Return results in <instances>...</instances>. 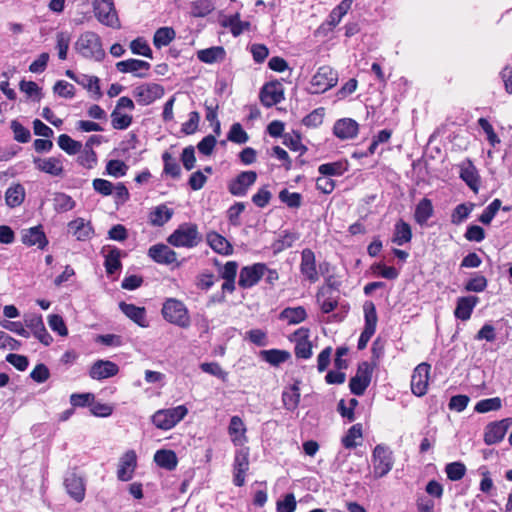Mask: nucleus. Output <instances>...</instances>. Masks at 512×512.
<instances>
[{
    "mask_svg": "<svg viewBox=\"0 0 512 512\" xmlns=\"http://www.w3.org/2000/svg\"><path fill=\"white\" fill-rule=\"evenodd\" d=\"M76 51L84 58L97 62L105 58L100 36L93 31L82 33L75 43Z\"/></svg>",
    "mask_w": 512,
    "mask_h": 512,
    "instance_id": "nucleus-1",
    "label": "nucleus"
},
{
    "mask_svg": "<svg viewBox=\"0 0 512 512\" xmlns=\"http://www.w3.org/2000/svg\"><path fill=\"white\" fill-rule=\"evenodd\" d=\"M202 241V235L195 223L186 222L180 224L171 233L167 242L174 247L194 248Z\"/></svg>",
    "mask_w": 512,
    "mask_h": 512,
    "instance_id": "nucleus-2",
    "label": "nucleus"
},
{
    "mask_svg": "<svg viewBox=\"0 0 512 512\" xmlns=\"http://www.w3.org/2000/svg\"><path fill=\"white\" fill-rule=\"evenodd\" d=\"M161 314L167 322L180 328H188L191 324L186 305L176 298H168L164 301Z\"/></svg>",
    "mask_w": 512,
    "mask_h": 512,
    "instance_id": "nucleus-3",
    "label": "nucleus"
},
{
    "mask_svg": "<svg viewBox=\"0 0 512 512\" xmlns=\"http://www.w3.org/2000/svg\"><path fill=\"white\" fill-rule=\"evenodd\" d=\"M188 414L185 405L157 410L151 417V422L161 430H170L182 421Z\"/></svg>",
    "mask_w": 512,
    "mask_h": 512,
    "instance_id": "nucleus-4",
    "label": "nucleus"
},
{
    "mask_svg": "<svg viewBox=\"0 0 512 512\" xmlns=\"http://www.w3.org/2000/svg\"><path fill=\"white\" fill-rule=\"evenodd\" d=\"M372 464L374 478L386 476L394 465L393 453L390 448L383 444L376 445L372 452Z\"/></svg>",
    "mask_w": 512,
    "mask_h": 512,
    "instance_id": "nucleus-5",
    "label": "nucleus"
},
{
    "mask_svg": "<svg viewBox=\"0 0 512 512\" xmlns=\"http://www.w3.org/2000/svg\"><path fill=\"white\" fill-rule=\"evenodd\" d=\"M338 74L330 66H321L310 82V93L321 94L337 84Z\"/></svg>",
    "mask_w": 512,
    "mask_h": 512,
    "instance_id": "nucleus-6",
    "label": "nucleus"
},
{
    "mask_svg": "<svg viewBox=\"0 0 512 512\" xmlns=\"http://www.w3.org/2000/svg\"><path fill=\"white\" fill-rule=\"evenodd\" d=\"M64 487L67 494L77 503H81L86 494V481L82 475L72 469L65 474Z\"/></svg>",
    "mask_w": 512,
    "mask_h": 512,
    "instance_id": "nucleus-7",
    "label": "nucleus"
},
{
    "mask_svg": "<svg viewBox=\"0 0 512 512\" xmlns=\"http://www.w3.org/2000/svg\"><path fill=\"white\" fill-rule=\"evenodd\" d=\"M373 373V367L370 363L364 361L358 365L355 376L350 379L349 388L352 394L361 396L370 385Z\"/></svg>",
    "mask_w": 512,
    "mask_h": 512,
    "instance_id": "nucleus-8",
    "label": "nucleus"
},
{
    "mask_svg": "<svg viewBox=\"0 0 512 512\" xmlns=\"http://www.w3.org/2000/svg\"><path fill=\"white\" fill-rule=\"evenodd\" d=\"M164 87L157 83H143L133 89V96L137 103L147 106L163 97Z\"/></svg>",
    "mask_w": 512,
    "mask_h": 512,
    "instance_id": "nucleus-9",
    "label": "nucleus"
},
{
    "mask_svg": "<svg viewBox=\"0 0 512 512\" xmlns=\"http://www.w3.org/2000/svg\"><path fill=\"white\" fill-rule=\"evenodd\" d=\"M256 180L257 173L255 171H242L228 182L227 189L233 196L244 197L247 195L250 187L255 184Z\"/></svg>",
    "mask_w": 512,
    "mask_h": 512,
    "instance_id": "nucleus-10",
    "label": "nucleus"
},
{
    "mask_svg": "<svg viewBox=\"0 0 512 512\" xmlns=\"http://www.w3.org/2000/svg\"><path fill=\"white\" fill-rule=\"evenodd\" d=\"M266 271L267 265L265 263L244 266L240 270L238 285L243 289L252 288L265 276Z\"/></svg>",
    "mask_w": 512,
    "mask_h": 512,
    "instance_id": "nucleus-11",
    "label": "nucleus"
},
{
    "mask_svg": "<svg viewBox=\"0 0 512 512\" xmlns=\"http://www.w3.org/2000/svg\"><path fill=\"white\" fill-rule=\"evenodd\" d=\"M511 425L512 418H504L487 424L484 431L485 444L494 445L502 441Z\"/></svg>",
    "mask_w": 512,
    "mask_h": 512,
    "instance_id": "nucleus-12",
    "label": "nucleus"
},
{
    "mask_svg": "<svg viewBox=\"0 0 512 512\" xmlns=\"http://www.w3.org/2000/svg\"><path fill=\"white\" fill-rule=\"evenodd\" d=\"M299 269L304 280L310 283H316L319 280L315 253L311 249L305 248L301 251Z\"/></svg>",
    "mask_w": 512,
    "mask_h": 512,
    "instance_id": "nucleus-13",
    "label": "nucleus"
},
{
    "mask_svg": "<svg viewBox=\"0 0 512 512\" xmlns=\"http://www.w3.org/2000/svg\"><path fill=\"white\" fill-rule=\"evenodd\" d=\"M249 469V450L241 448L236 451L233 462V483L241 487L245 483L246 472Z\"/></svg>",
    "mask_w": 512,
    "mask_h": 512,
    "instance_id": "nucleus-14",
    "label": "nucleus"
},
{
    "mask_svg": "<svg viewBox=\"0 0 512 512\" xmlns=\"http://www.w3.org/2000/svg\"><path fill=\"white\" fill-rule=\"evenodd\" d=\"M430 365L428 363H420L413 371L411 376V390L416 396H423L427 392L429 380Z\"/></svg>",
    "mask_w": 512,
    "mask_h": 512,
    "instance_id": "nucleus-15",
    "label": "nucleus"
},
{
    "mask_svg": "<svg viewBox=\"0 0 512 512\" xmlns=\"http://www.w3.org/2000/svg\"><path fill=\"white\" fill-rule=\"evenodd\" d=\"M93 11L95 17L101 24L114 29L120 28V21L113 0L105 4H101L99 7H94Z\"/></svg>",
    "mask_w": 512,
    "mask_h": 512,
    "instance_id": "nucleus-16",
    "label": "nucleus"
},
{
    "mask_svg": "<svg viewBox=\"0 0 512 512\" xmlns=\"http://www.w3.org/2000/svg\"><path fill=\"white\" fill-rule=\"evenodd\" d=\"M295 342V356L300 359H309L312 356V344L309 341V329H297L291 338Z\"/></svg>",
    "mask_w": 512,
    "mask_h": 512,
    "instance_id": "nucleus-17",
    "label": "nucleus"
},
{
    "mask_svg": "<svg viewBox=\"0 0 512 512\" xmlns=\"http://www.w3.org/2000/svg\"><path fill=\"white\" fill-rule=\"evenodd\" d=\"M148 256L158 264L171 265L177 263V266L180 265V263L177 262V253L163 243L152 245L148 249Z\"/></svg>",
    "mask_w": 512,
    "mask_h": 512,
    "instance_id": "nucleus-18",
    "label": "nucleus"
},
{
    "mask_svg": "<svg viewBox=\"0 0 512 512\" xmlns=\"http://www.w3.org/2000/svg\"><path fill=\"white\" fill-rule=\"evenodd\" d=\"M118 372L119 367L116 363L100 359L91 365L89 376L94 380H103L117 375Z\"/></svg>",
    "mask_w": 512,
    "mask_h": 512,
    "instance_id": "nucleus-19",
    "label": "nucleus"
},
{
    "mask_svg": "<svg viewBox=\"0 0 512 512\" xmlns=\"http://www.w3.org/2000/svg\"><path fill=\"white\" fill-rule=\"evenodd\" d=\"M151 65L149 62L130 58L116 63V69L121 73H132L135 77H147V71Z\"/></svg>",
    "mask_w": 512,
    "mask_h": 512,
    "instance_id": "nucleus-20",
    "label": "nucleus"
},
{
    "mask_svg": "<svg viewBox=\"0 0 512 512\" xmlns=\"http://www.w3.org/2000/svg\"><path fill=\"white\" fill-rule=\"evenodd\" d=\"M283 99V90L278 82L267 83L260 91V101L265 107H272Z\"/></svg>",
    "mask_w": 512,
    "mask_h": 512,
    "instance_id": "nucleus-21",
    "label": "nucleus"
},
{
    "mask_svg": "<svg viewBox=\"0 0 512 512\" xmlns=\"http://www.w3.org/2000/svg\"><path fill=\"white\" fill-rule=\"evenodd\" d=\"M333 287L334 284L328 279L327 286L320 288L316 295L317 303L320 305L321 311L325 314L334 311L338 306L337 297H335L332 292Z\"/></svg>",
    "mask_w": 512,
    "mask_h": 512,
    "instance_id": "nucleus-22",
    "label": "nucleus"
},
{
    "mask_svg": "<svg viewBox=\"0 0 512 512\" xmlns=\"http://www.w3.org/2000/svg\"><path fill=\"white\" fill-rule=\"evenodd\" d=\"M359 124L351 118H342L333 126L334 135L341 140L353 139L357 136Z\"/></svg>",
    "mask_w": 512,
    "mask_h": 512,
    "instance_id": "nucleus-23",
    "label": "nucleus"
},
{
    "mask_svg": "<svg viewBox=\"0 0 512 512\" xmlns=\"http://www.w3.org/2000/svg\"><path fill=\"white\" fill-rule=\"evenodd\" d=\"M33 162L36 169L41 172L54 177H59L63 174L64 167L61 157L34 158Z\"/></svg>",
    "mask_w": 512,
    "mask_h": 512,
    "instance_id": "nucleus-24",
    "label": "nucleus"
},
{
    "mask_svg": "<svg viewBox=\"0 0 512 512\" xmlns=\"http://www.w3.org/2000/svg\"><path fill=\"white\" fill-rule=\"evenodd\" d=\"M21 240L27 246H37L40 249H44L48 244L41 225L22 230Z\"/></svg>",
    "mask_w": 512,
    "mask_h": 512,
    "instance_id": "nucleus-25",
    "label": "nucleus"
},
{
    "mask_svg": "<svg viewBox=\"0 0 512 512\" xmlns=\"http://www.w3.org/2000/svg\"><path fill=\"white\" fill-rule=\"evenodd\" d=\"M459 167L460 178L467 184V186L473 192L477 193L480 187V176L472 161L466 159L460 164Z\"/></svg>",
    "mask_w": 512,
    "mask_h": 512,
    "instance_id": "nucleus-26",
    "label": "nucleus"
},
{
    "mask_svg": "<svg viewBox=\"0 0 512 512\" xmlns=\"http://www.w3.org/2000/svg\"><path fill=\"white\" fill-rule=\"evenodd\" d=\"M137 465V456L133 450L127 451L120 459L117 470V477L120 481H129L132 479Z\"/></svg>",
    "mask_w": 512,
    "mask_h": 512,
    "instance_id": "nucleus-27",
    "label": "nucleus"
},
{
    "mask_svg": "<svg viewBox=\"0 0 512 512\" xmlns=\"http://www.w3.org/2000/svg\"><path fill=\"white\" fill-rule=\"evenodd\" d=\"M119 309L127 316L130 320L136 323L138 326L146 328L149 323L146 317V309L144 307L129 304L124 301L119 303Z\"/></svg>",
    "mask_w": 512,
    "mask_h": 512,
    "instance_id": "nucleus-28",
    "label": "nucleus"
},
{
    "mask_svg": "<svg viewBox=\"0 0 512 512\" xmlns=\"http://www.w3.org/2000/svg\"><path fill=\"white\" fill-rule=\"evenodd\" d=\"M220 25L224 28H229L231 34L234 37H238L245 31H249L251 24L248 21H242L240 19V13L233 15L224 16L220 19Z\"/></svg>",
    "mask_w": 512,
    "mask_h": 512,
    "instance_id": "nucleus-29",
    "label": "nucleus"
},
{
    "mask_svg": "<svg viewBox=\"0 0 512 512\" xmlns=\"http://www.w3.org/2000/svg\"><path fill=\"white\" fill-rule=\"evenodd\" d=\"M246 431L243 420L237 415L232 416L228 426V433L235 446H243L247 442Z\"/></svg>",
    "mask_w": 512,
    "mask_h": 512,
    "instance_id": "nucleus-30",
    "label": "nucleus"
},
{
    "mask_svg": "<svg viewBox=\"0 0 512 512\" xmlns=\"http://www.w3.org/2000/svg\"><path fill=\"white\" fill-rule=\"evenodd\" d=\"M478 301L479 298L477 296L459 297L454 311L455 317L462 321L469 320Z\"/></svg>",
    "mask_w": 512,
    "mask_h": 512,
    "instance_id": "nucleus-31",
    "label": "nucleus"
},
{
    "mask_svg": "<svg viewBox=\"0 0 512 512\" xmlns=\"http://www.w3.org/2000/svg\"><path fill=\"white\" fill-rule=\"evenodd\" d=\"M206 240L211 249L218 254L231 255L233 253L231 243L224 236L215 231L207 233Z\"/></svg>",
    "mask_w": 512,
    "mask_h": 512,
    "instance_id": "nucleus-32",
    "label": "nucleus"
},
{
    "mask_svg": "<svg viewBox=\"0 0 512 512\" xmlns=\"http://www.w3.org/2000/svg\"><path fill=\"white\" fill-rule=\"evenodd\" d=\"M69 232L78 241H86L93 235V228L90 222H86L83 218H77L68 223Z\"/></svg>",
    "mask_w": 512,
    "mask_h": 512,
    "instance_id": "nucleus-33",
    "label": "nucleus"
},
{
    "mask_svg": "<svg viewBox=\"0 0 512 512\" xmlns=\"http://www.w3.org/2000/svg\"><path fill=\"white\" fill-rule=\"evenodd\" d=\"M283 406L288 411H295L300 403L299 383L295 382L282 392Z\"/></svg>",
    "mask_w": 512,
    "mask_h": 512,
    "instance_id": "nucleus-34",
    "label": "nucleus"
},
{
    "mask_svg": "<svg viewBox=\"0 0 512 512\" xmlns=\"http://www.w3.org/2000/svg\"><path fill=\"white\" fill-rule=\"evenodd\" d=\"M76 83L92 93L94 100H99L103 96L100 88V79L97 76L80 74L76 79Z\"/></svg>",
    "mask_w": 512,
    "mask_h": 512,
    "instance_id": "nucleus-35",
    "label": "nucleus"
},
{
    "mask_svg": "<svg viewBox=\"0 0 512 512\" xmlns=\"http://www.w3.org/2000/svg\"><path fill=\"white\" fill-rule=\"evenodd\" d=\"M26 192L22 184L11 185L5 192V203L9 208L20 206L25 200Z\"/></svg>",
    "mask_w": 512,
    "mask_h": 512,
    "instance_id": "nucleus-36",
    "label": "nucleus"
},
{
    "mask_svg": "<svg viewBox=\"0 0 512 512\" xmlns=\"http://www.w3.org/2000/svg\"><path fill=\"white\" fill-rule=\"evenodd\" d=\"M412 239L411 226L403 219H399L394 225L392 242L398 246L409 243Z\"/></svg>",
    "mask_w": 512,
    "mask_h": 512,
    "instance_id": "nucleus-37",
    "label": "nucleus"
},
{
    "mask_svg": "<svg viewBox=\"0 0 512 512\" xmlns=\"http://www.w3.org/2000/svg\"><path fill=\"white\" fill-rule=\"evenodd\" d=\"M226 52L222 46H213L197 51V58L206 64L221 62L225 59Z\"/></svg>",
    "mask_w": 512,
    "mask_h": 512,
    "instance_id": "nucleus-38",
    "label": "nucleus"
},
{
    "mask_svg": "<svg viewBox=\"0 0 512 512\" xmlns=\"http://www.w3.org/2000/svg\"><path fill=\"white\" fill-rule=\"evenodd\" d=\"M434 209L432 205V201L428 198H423L416 205L414 212V219L416 223L423 226L427 223V221L433 216Z\"/></svg>",
    "mask_w": 512,
    "mask_h": 512,
    "instance_id": "nucleus-39",
    "label": "nucleus"
},
{
    "mask_svg": "<svg viewBox=\"0 0 512 512\" xmlns=\"http://www.w3.org/2000/svg\"><path fill=\"white\" fill-rule=\"evenodd\" d=\"M154 461L159 467L169 471L174 470L178 464L176 453L166 449L156 451Z\"/></svg>",
    "mask_w": 512,
    "mask_h": 512,
    "instance_id": "nucleus-40",
    "label": "nucleus"
},
{
    "mask_svg": "<svg viewBox=\"0 0 512 512\" xmlns=\"http://www.w3.org/2000/svg\"><path fill=\"white\" fill-rule=\"evenodd\" d=\"M173 216V210L168 208L166 205H159L150 212L149 221L153 226H163Z\"/></svg>",
    "mask_w": 512,
    "mask_h": 512,
    "instance_id": "nucleus-41",
    "label": "nucleus"
},
{
    "mask_svg": "<svg viewBox=\"0 0 512 512\" xmlns=\"http://www.w3.org/2000/svg\"><path fill=\"white\" fill-rule=\"evenodd\" d=\"M261 358L273 366H278L284 362H286L291 354L285 350L279 349H270V350H262L260 352Z\"/></svg>",
    "mask_w": 512,
    "mask_h": 512,
    "instance_id": "nucleus-42",
    "label": "nucleus"
},
{
    "mask_svg": "<svg viewBox=\"0 0 512 512\" xmlns=\"http://www.w3.org/2000/svg\"><path fill=\"white\" fill-rule=\"evenodd\" d=\"M122 256V251L116 247L111 248L108 253L105 255L104 266L106 269V273L108 275H112L118 270L121 269L122 264L120 258Z\"/></svg>",
    "mask_w": 512,
    "mask_h": 512,
    "instance_id": "nucleus-43",
    "label": "nucleus"
},
{
    "mask_svg": "<svg viewBox=\"0 0 512 512\" xmlns=\"http://www.w3.org/2000/svg\"><path fill=\"white\" fill-rule=\"evenodd\" d=\"M348 170L347 161L324 163L318 167V172L323 176H341Z\"/></svg>",
    "mask_w": 512,
    "mask_h": 512,
    "instance_id": "nucleus-44",
    "label": "nucleus"
},
{
    "mask_svg": "<svg viewBox=\"0 0 512 512\" xmlns=\"http://www.w3.org/2000/svg\"><path fill=\"white\" fill-rule=\"evenodd\" d=\"M176 33L172 27H161L156 30L153 37V44L160 49L169 45L175 39Z\"/></svg>",
    "mask_w": 512,
    "mask_h": 512,
    "instance_id": "nucleus-45",
    "label": "nucleus"
},
{
    "mask_svg": "<svg viewBox=\"0 0 512 512\" xmlns=\"http://www.w3.org/2000/svg\"><path fill=\"white\" fill-rule=\"evenodd\" d=\"M162 161L164 164L163 173L172 177L173 179H178L181 176V167L178 161L167 151L162 154Z\"/></svg>",
    "mask_w": 512,
    "mask_h": 512,
    "instance_id": "nucleus-46",
    "label": "nucleus"
},
{
    "mask_svg": "<svg viewBox=\"0 0 512 512\" xmlns=\"http://www.w3.org/2000/svg\"><path fill=\"white\" fill-rule=\"evenodd\" d=\"M307 317L306 310L301 307H288L280 313V319L286 320L288 324H298L304 321Z\"/></svg>",
    "mask_w": 512,
    "mask_h": 512,
    "instance_id": "nucleus-47",
    "label": "nucleus"
},
{
    "mask_svg": "<svg viewBox=\"0 0 512 512\" xmlns=\"http://www.w3.org/2000/svg\"><path fill=\"white\" fill-rule=\"evenodd\" d=\"M190 7L191 16L195 18H202L214 10V3L212 0H195L191 2Z\"/></svg>",
    "mask_w": 512,
    "mask_h": 512,
    "instance_id": "nucleus-48",
    "label": "nucleus"
},
{
    "mask_svg": "<svg viewBox=\"0 0 512 512\" xmlns=\"http://www.w3.org/2000/svg\"><path fill=\"white\" fill-rule=\"evenodd\" d=\"M363 312L365 321L364 328L375 332L378 322L375 304L372 301H366L363 304Z\"/></svg>",
    "mask_w": 512,
    "mask_h": 512,
    "instance_id": "nucleus-49",
    "label": "nucleus"
},
{
    "mask_svg": "<svg viewBox=\"0 0 512 512\" xmlns=\"http://www.w3.org/2000/svg\"><path fill=\"white\" fill-rule=\"evenodd\" d=\"M58 146L68 155H76L82 149V143L72 139L67 134H61L57 140Z\"/></svg>",
    "mask_w": 512,
    "mask_h": 512,
    "instance_id": "nucleus-50",
    "label": "nucleus"
},
{
    "mask_svg": "<svg viewBox=\"0 0 512 512\" xmlns=\"http://www.w3.org/2000/svg\"><path fill=\"white\" fill-rule=\"evenodd\" d=\"M362 438V425L360 423L351 426L341 442L346 449H353L357 446L356 439Z\"/></svg>",
    "mask_w": 512,
    "mask_h": 512,
    "instance_id": "nucleus-51",
    "label": "nucleus"
},
{
    "mask_svg": "<svg viewBox=\"0 0 512 512\" xmlns=\"http://www.w3.org/2000/svg\"><path fill=\"white\" fill-rule=\"evenodd\" d=\"M54 208L57 212H67L75 208L76 202L66 193H56L54 196Z\"/></svg>",
    "mask_w": 512,
    "mask_h": 512,
    "instance_id": "nucleus-52",
    "label": "nucleus"
},
{
    "mask_svg": "<svg viewBox=\"0 0 512 512\" xmlns=\"http://www.w3.org/2000/svg\"><path fill=\"white\" fill-rule=\"evenodd\" d=\"M111 125L116 130L127 129L133 121L132 115L123 114L120 111L113 110L111 113Z\"/></svg>",
    "mask_w": 512,
    "mask_h": 512,
    "instance_id": "nucleus-53",
    "label": "nucleus"
},
{
    "mask_svg": "<svg viewBox=\"0 0 512 512\" xmlns=\"http://www.w3.org/2000/svg\"><path fill=\"white\" fill-rule=\"evenodd\" d=\"M502 401L499 397L487 398L480 400L474 407L477 413H487L490 411H497L501 408Z\"/></svg>",
    "mask_w": 512,
    "mask_h": 512,
    "instance_id": "nucleus-54",
    "label": "nucleus"
},
{
    "mask_svg": "<svg viewBox=\"0 0 512 512\" xmlns=\"http://www.w3.org/2000/svg\"><path fill=\"white\" fill-rule=\"evenodd\" d=\"M445 472L447 478L451 481L461 480L466 474V466L459 461L451 462L446 465Z\"/></svg>",
    "mask_w": 512,
    "mask_h": 512,
    "instance_id": "nucleus-55",
    "label": "nucleus"
},
{
    "mask_svg": "<svg viewBox=\"0 0 512 512\" xmlns=\"http://www.w3.org/2000/svg\"><path fill=\"white\" fill-rule=\"evenodd\" d=\"M472 209L473 204L467 205L465 203H462L457 205L451 214V222L455 225L461 224L464 220L468 218Z\"/></svg>",
    "mask_w": 512,
    "mask_h": 512,
    "instance_id": "nucleus-56",
    "label": "nucleus"
},
{
    "mask_svg": "<svg viewBox=\"0 0 512 512\" xmlns=\"http://www.w3.org/2000/svg\"><path fill=\"white\" fill-rule=\"evenodd\" d=\"M57 44L56 48L58 50V57L61 60H65L67 58V52L69 49L71 37L68 32L61 31L57 33L56 36Z\"/></svg>",
    "mask_w": 512,
    "mask_h": 512,
    "instance_id": "nucleus-57",
    "label": "nucleus"
},
{
    "mask_svg": "<svg viewBox=\"0 0 512 512\" xmlns=\"http://www.w3.org/2000/svg\"><path fill=\"white\" fill-rule=\"evenodd\" d=\"M130 49L135 55H141L150 59L153 58L152 50L143 38L139 37L131 41Z\"/></svg>",
    "mask_w": 512,
    "mask_h": 512,
    "instance_id": "nucleus-58",
    "label": "nucleus"
},
{
    "mask_svg": "<svg viewBox=\"0 0 512 512\" xmlns=\"http://www.w3.org/2000/svg\"><path fill=\"white\" fill-rule=\"evenodd\" d=\"M11 130L14 134V139L19 143H27L29 142L31 138V133L29 129L24 127L20 122L17 120L11 121Z\"/></svg>",
    "mask_w": 512,
    "mask_h": 512,
    "instance_id": "nucleus-59",
    "label": "nucleus"
},
{
    "mask_svg": "<svg viewBox=\"0 0 512 512\" xmlns=\"http://www.w3.org/2000/svg\"><path fill=\"white\" fill-rule=\"evenodd\" d=\"M487 287V279L480 274H475L465 284V290L469 292H483Z\"/></svg>",
    "mask_w": 512,
    "mask_h": 512,
    "instance_id": "nucleus-60",
    "label": "nucleus"
},
{
    "mask_svg": "<svg viewBox=\"0 0 512 512\" xmlns=\"http://www.w3.org/2000/svg\"><path fill=\"white\" fill-rule=\"evenodd\" d=\"M279 199L290 208H298L301 206L302 196L297 192H289L287 189L280 191Z\"/></svg>",
    "mask_w": 512,
    "mask_h": 512,
    "instance_id": "nucleus-61",
    "label": "nucleus"
},
{
    "mask_svg": "<svg viewBox=\"0 0 512 512\" xmlns=\"http://www.w3.org/2000/svg\"><path fill=\"white\" fill-rule=\"evenodd\" d=\"M248 134L244 131L240 123H234L228 133V140L237 144H244L248 141Z\"/></svg>",
    "mask_w": 512,
    "mask_h": 512,
    "instance_id": "nucleus-62",
    "label": "nucleus"
},
{
    "mask_svg": "<svg viewBox=\"0 0 512 512\" xmlns=\"http://www.w3.org/2000/svg\"><path fill=\"white\" fill-rule=\"evenodd\" d=\"M53 91L60 97L66 99H71L75 96V87L71 83L64 80L57 81L53 87Z\"/></svg>",
    "mask_w": 512,
    "mask_h": 512,
    "instance_id": "nucleus-63",
    "label": "nucleus"
},
{
    "mask_svg": "<svg viewBox=\"0 0 512 512\" xmlns=\"http://www.w3.org/2000/svg\"><path fill=\"white\" fill-rule=\"evenodd\" d=\"M78 162L85 168L91 169L97 163V154L92 148L84 147L81 149Z\"/></svg>",
    "mask_w": 512,
    "mask_h": 512,
    "instance_id": "nucleus-64",
    "label": "nucleus"
}]
</instances>
